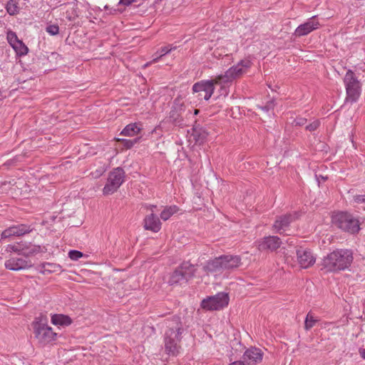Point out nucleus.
Returning <instances> with one entry per match:
<instances>
[{
    "instance_id": "1",
    "label": "nucleus",
    "mask_w": 365,
    "mask_h": 365,
    "mask_svg": "<svg viewBox=\"0 0 365 365\" xmlns=\"http://www.w3.org/2000/svg\"><path fill=\"white\" fill-rule=\"evenodd\" d=\"M165 322L167 327L164 335L165 350L168 354L176 356L180 349V343L184 331L182 323L178 316H173Z\"/></svg>"
},
{
    "instance_id": "2",
    "label": "nucleus",
    "mask_w": 365,
    "mask_h": 365,
    "mask_svg": "<svg viewBox=\"0 0 365 365\" xmlns=\"http://www.w3.org/2000/svg\"><path fill=\"white\" fill-rule=\"evenodd\" d=\"M353 261L352 252L348 250H336L326 256L322 261V269L336 272L348 268Z\"/></svg>"
},
{
    "instance_id": "3",
    "label": "nucleus",
    "mask_w": 365,
    "mask_h": 365,
    "mask_svg": "<svg viewBox=\"0 0 365 365\" xmlns=\"http://www.w3.org/2000/svg\"><path fill=\"white\" fill-rule=\"evenodd\" d=\"M241 257L238 255H221L212 260L207 262L203 270L207 274H221L225 271H230L241 265Z\"/></svg>"
},
{
    "instance_id": "4",
    "label": "nucleus",
    "mask_w": 365,
    "mask_h": 365,
    "mask_svg": "<svg viewBox=\"0 0 365 365\" xmlns=\"http://www.w3.org/2000/svg\"><path fill=\"white\" fill-rule=\"evenodd\" d=\"M331 221L334 226L350 234L358 233L360 230L358 219L346 212H339L334 214Z\"/></svg>"
},
{
    "instance_id": "5",
    "label": "nucleus",
    "mask_w": 365,
    "mask_h": 365,
    "mask_svg": "<svg viewBox=\"0 0 365 365\" xmlns=\"http://www.w3.org/2000/svg\"><path fill=\"white\" fill-rule=\"evenodd\" d=\"M34 334L38 342L43 346L55 341L57 339V333L42 320L33 322Z\"/></svg>"
},
{
    "instance_id": "6",
    "label": "nucleus",
    "mask_w": 365,
    "mask_h": 365,
    "mask_svg": "<svg viewBox=\"0 0 365 365\" xmlns=\"http://www.w3.org/2000/svg\"><path fill=\"white\" fill-rule=\"evenodd\" d=\"M215 76L211 80L200 81L192 86V93L199 101H208L215 91V85H221Z\"/></svg>"
},
{
    "instance_id": "7",
    "label": "nucleus",
    "mask_w": 365,
    "mask_h": 365,
    "mask_svg": "<svg viewBox=\"0 0 365 365\" xmlns=\"http://www.w3.org/2000/svg\"><path fill=\"white\" fill-rule=\"evenodd\" d=\"M344 83L346 91V101L351 103L356 102L361 94V83L353 71L349 70L346 72Z\"/></svg>"
},
{
    "instance_id": "8",
    "label": "nucleus",
    "mask_w": 365,
    "mask_h": 365,
    "mask_svg": "<svg viewBox=\"0 0 365 365\" xmlns=\"http://www.w3.org/2000/svg\"><path fill=\"white\" fill-rule=\"evenodd\" d=\"M250 67V62L249 61L242 60L237 65L230 68L224 74L217 76V82H220L221 85L232 83L234 80L241 77Z\"/></svg>"
},
{
    "instance_id": "9",
    "label": "nucleus",
    "mask_w": 365,
    "mask_h": 365,
    "mask_svg": "<svg viewBox=\"0 0 365 365\" xmlns=\"http://www.w3.org/2000/svg\"><path fill=\"white\" fill-rule=\"evenodd\" d=\"M229 303V296L224 292H220L215 296L209 297L202 301V308L207 310H218L226 307Z\"/></svg>"
},
{
    "instance_id": "10",
    "label": "nucleus",
    "mask_w": 365,
    "mask_h": 365,
    "mask_svg": "<svg viewBox=\"0 0 365 365\" xmlns=\"http://www.w3.org/2000/svg\"><path fill=\"white\" fill-rule=\"evenodd\" d=\"M296 255L297 262L300 267L303 269L312 267L316 262V258L312 252L308 248L303 247H297L296 250Z\"/></svg>"
},
{
    "instance_id": "11",
    "label": "nucleus",
    "mask_w": 365,
    "mask_h": 365,
    "mask_svg": "<svg viewBox=\"0 0 365 365\" xmlns=\"http://www.w3.org/2000/svg\"><path fill=\"white\" fill-rule=\"evenodd\" d=\"M321 26L317 16L309 18L306 22L300 24L295 29L294 35L297 37L307 36L313 31L318 29Z\"/></svg>"
},
{
    "instance_id": "12",
    "label": "nucleus",
    "mask_w": 365,
    "mask_h": 365,
    "mask_svg": "<svg viewBox=\"0 0 365 365\" xmlns=\"http://www.w3.org/2000/svg\"><path fill=\"white\" fill-rule=\"evenodd\" d=\"M299 212H294L277 217L273 225V228L277 232L282 234L292 222L299 218Z\"/></svg>"
},
{
    "instance_id": "13",
    "label": "nucleus",
    "mask_w": 365,
    "mask_h": 365,
    "mask_svg": "<svg viewBox=\"0 0 365 365\" xmlns=\"http://www.w3.org/2000/svg\"><path fill=\"white\" fill-rule=\"evenodd\" d=\"M5 267L12 271H19L26 269L32 267L30 260H27L23 257H12L5 261Z\"/></svg>"
},
{
    "instance_id": "14",
    "label": "nucleus",
    "mask_w": 365,
    "mask_h": 365,
    "mask_svg": "<svg viewBox=\"0 0 365 365\" xmlns=\"http://www.w3.org/2000/svg\"><path fill=\"white\" fill-rule=\"evenodd\" d=\"M263 351L257 347H250L243 354L242 359L247 365H255L262 361Z\"/></svg>"
},
{
    "instance_id": "15",
    "label": "nucleus",
    "mask_w": 365,
    "mask_h": 365,
    "mask_svg": "<svg viewBox=\"0 0 365 365\" xmlns=\"http://www.w3.org/2000/svg\"><path fill=\"white\" fill-rule=\"evenodd\" d=\"M31 231L30 226L20 224L9 227L1 232V239L9 238L12 236H21Z\"/></svg>"
},
{
    "instance_id": "16",
    "label": "nucleus",
    "mask_w": 365,
    "mask_h": 365,
    "mask_svg": "<svg viewBox=\"0 0 365 365\" xmlns=\"http://www.w3.org/2000/svg\"><path fill=\"white\" fill-rule=\"evenodd\" d=\"M282 245V240L277 236H268L258 242V249L261 251H275Z\"/></svg>"
},
{
    "instance_id": "17",
    "label": "nucleus",
    "mask_w": 365,
    "mask_h": 365,
    "mask_svg": "<svg viewBox=\"0 0 365 365\" xmlns=\"http://www.w3.org/2000/svg\"><path fill=\"white\" fill-rule=\"evenodd\" d=\"M144 228L153 232H158L161 229V222L158 217L154 213L145 216L144 220Z\"/></svg>"
},
{
    "instance_id": "18",
    "label": "nucleus",
    "mask_w": 365,
    "mask_h": 365,
    "mask_svg": "<svg viewBox=\"0 0 365 365\" xmlns=\"http://www.w3.org/2000/svg\"><path fill=\"white\" fill-rule=\"evenodd\" d=\"M124 170L117 168L110 173L108 180L119 188L124 181Z\"/></svg>"
},
{
    "instance_id": "19",
    "label": "nucleus",
    "mask_w": 365,
    "mask_h": 365,
    "mask_svg": "<svg viewBox=\"0 0 365 365\" xmlns=\"http://www.w3.org/2000/svg\"><path fill=\"white\" fill-rule=\"evenodd\" d=\"M41 246L33 245L30 242H21V254L29 257L34 255L41 252Z\"/></svg>"
},
{
    "instance_id": "20",
    "label": "nucleus",
    "mask_w": 365,
    "mask_h": 365,
    "mask_svg": "<svg viewBox=\"0 0 365 365\" xmlns=\"http://www.w3.org/2000/svg\"><path fill=\"white\" fill-rule=\"evenodd\" d=\"M187 280L192 279L197 271V266L191 264L190 262H183L179 267Z\"/></svg>"
},
{
    "instance_id": "21",
    "label": "nucleus",
    "mask_w": 365,
    "mask_h": 365,
    "mask_svg": "<svg viewBox=\"0 0 365 365\" xmlns=\"http://www.w3.org/2000/svg\"><path fill=\"white\" fill-rule=\"evenodd\" d=\"M141 130L142 125L140 123H133L127 125L121 131L120 135L132 137L138 134Z\"/></svg>"
},
{
    "instance_id": "22",
    "label": "nucleus",
    "mask_w": 365,
    "mask_h": 365,
    "mask_svg": "<svg viewBox=\"0 0 365 365\" xmlns=\"http://www.w3.org/2000/svg\"><path fill=\"white\" fill-rule=\"evenodd\" d=\"M188 280L185 277L183 273L181 272L179 267L176 268V269L172 273L169 279V284L170 285L174 284H182L183 283H186Z\"/></svg>"
},
{
    "instance_id": "23",
    "label": "nucleus",
    "mask_w": 365,
    "mask_h": 365,
    "mask_svg": "<svg viewBox=\"0 0 365 365\" xmlns=\"http://www.w3.org/2000/svg\"><path fill=\"white\" fill-rule=\"evenodd\" d=\"M51 322L56 325L68 326L72 323V319L67 315L53 314L51 317Z\"/></svg>"
},
{
    "instance_id": "24",
    "label": "nucleus",
    "mask_w": 365,
    "mask_h": 365,
    "mask_svg": "<svg viewBox=\"0 0 365 365\" xmlns=\"http://www.w3.org/2000/svg\"><path fill=\"white\" fill-rule=\"evenodd\" d=\"M176 47H171L170 46L162 47L159 51H158L155 53V58L150 61V63H148L145 64L147 66L148 65L152 63H156L158 61L160 58H161L165 55L169 53L172 50L175 49Z\"/></svg>"
},
{
    "instance_id": "25",
    "label": "nucleus",
    "mask_w": 365,
    "mask_h": 365,
    "mask_svg": "<svg viewBox=\"0 0 365 365\" xmlns=\"http://www.w3.org/2000/svg\"><path fill=\"white\" fill-rule=\"evenodd\" d=\"M41 268L42 269L41 272L44 274L47 273L59 272L61 269V267L59 264L49 262L42 264Z\"/></svg>"
},
{
    "instance_id": "26",
    "label": "nucleus",
    "mask_w": 365,
    "mask_h": 365,
    "mask_svg": "<svg viewBox=\"0 0 365 365\" xmlns=\"http://www.w3.org/2000/svg\"><path fill=\"white\" fill-rule=\"evenodd\" d=\"M178 211V207L175 205L165 207L164 210L160 213V218L166 221L168 220L173 215L176 213Z\"/></svg>"
},
{
    "instance_id": "27",
    "label": "nucleus",
    "mask_w": 365,
    "mask_h": 365,
    "mask_svg": "<svg viewBox=\"0 0 365 365\" xmlns=\"http://www.w3.org/2000/svg\"><path fill=\"white\" fill-rule=\"evenodd\" d=\"M319 322V319H317L314 314L311 312H309L307 314L304 321V329L306 330L311 329L313 327L316 325V324Z\"/></svg>"
},
{
    "instance_id": "28",
    "label": "nucleus",
    "mask_w": 365,
    "mask_h": 365,
    "mask_svg": "<svg viewBox=\"0 0 365 365\" xmlns=\"http://www.w3.org/2000/svg\"><path fill=\"white\" fill-rule=\"evenodd\" d=\"M12 48L16 51V55L19 56H25L29 52L28 47L21 40L16 45L12 46Z\"/></svg>"
},
{
    "instance_id": "29",
    "label": "nucleus",
    "mask_w": 365,
    "mask_h": 365,
    "mask_svg": "<svg viewBox=\"0 0 365 365\" xmlns=\"http://www.w3.org/2000/svg\"><path fill=\"white\" fill-rule=\"evenodd\" d=\"M6 9L11 16L17 14L19 11V7L16 0H9L6 4Z\"/></svg>"
},
{
    "instance_id": "30",
    "label": "nucleus",
    "mask_w": 365,
    "mask_h": 365,
    "mask_svg": "<svg viewBox=\"0 0 365 365\" xmlns=\"http://www.w3.org/2000/svg\"><path fill=\"white\" fill-rule=\"evenodd\" d=\"M118 189V187L117 186L114 185L108 180L107 183L103 187V192L104 195H111L113 192H115Z\"/></svg>"
},
{
    "instance_id": "31",
    "label": "nucleus",
    "mask_w": 365,
    "mask_h": 365,
    "mask_svg": "<svg viewBox=\"0 0 365 365\" xmlns=\"http://www.w3.org/2000/svg\"><path fill=\"white\" fill-rule=\"evenodd\" d=\"M6 38L11 47L16 45L20 41L16 33L11 31L7 32Z\"/></svg>"
},
{
    "instance_id": "32",
    "label": "nucleus",
    "mask_w": 365,
    "mask_h": 365,
    "mask_svg": "<svg viewBox=\"0 0 365 365\" xmlns=\"http://www.w3.org/2000/svg\"><path fill=\"white\" fill-rule=\"evenodd\" d=\"M21 242L17 245H8L6 251L8 252H17L21 254Z\"/></svg>"
},
{
    "instance_id": "33",
    "label": "nucleus",
    "mask_w": 365,
    "mask_h": 365,
    "mask_svg": "<svg viewBox=\"0 0 365 365\" xmlns=\"http://www.w3.org/2000/svg\"><path fill=\"white\" fill-rule=\"evenodd\" d=\"M83 255V253L78 250H71L68 252V257L72 260H78V259L82 257Z\"/></svg>"
},
{
    "instance_id": "34",
    "label": "nucleus",
    "mask_w": 365,
    "mask_h": 365,
    "mask_svg": "<svg viewBox=\"0 0 365 365\" xmlns=\"http://www.w3.org/2000/svg\"><path fill=\"white\" fill-rule=\"evenodd\" d=\"M46 30L51 35H56L59 32V27L56 24H52L48 26Z\"/></svg>"
},
{
    "instance_id": "35",
    "label": "nucleus",
    "mask_w": 365,
    "mask_h": 365,
    "mask_svg": "<svg viewBox=\"0 0 365 365\" xmlns=\"http://www.w3.org/2000/svg\"><path fill=\"white\" fill-rule=\"evenodd\" d=\"M118 141H121L123 143V145L126 148H130L133 146V145L138 142V140L137 139H135L133 140H127V139H118Z\"/></svg>"
},
{
    "instance_id": "36",
    "label": "nucleus",
    "mask_w": 365,
    "mask_h": 365,
    "mask_svg": "<svg viewBox=\"0 0 365 365\" xmlns=\"http://www.w3.org/2000/svg\"><path fill=\"white\" fill-rule=\"evenodd\" d=\"M194 135L195 137H197L196 141L202 143L203 140L207 138V133L205 131H202V133L197 134V131L195 130Z\"/></svg>"
},
{
    "instance_id": "37",
    "label": "nucleus",
    "mask_w": 365,
    "mask_h": 365,
    "mask_svg": "<svg viewBox=\"0 0 365 365\" xmlns=\"http://www.w3.org/2000/svg\"><path fill=\"white\" fill-rule=\"evenodd\" d=\"M319 126V121L315 120L312 122V123L307 125L306 129L309 131H314L318 128Z\"/></svg>"
},
{
    "instance_id": "38",
    "label": "nucleus",
    "mask_w": 365,
    "mask_h": 365,
    "mask_svg": "<svg viewBox=\"0 0 365 365\" xmlns=\"http://www.w3.org/2000/svg\"><path fill=\"white\" fill-rule=\"evenodd\" d=\"M258 108L263 111L269 112L270 110L274 108V103L272 101H269L265 106H258Z\"/></svg>"
},
{
    "instance_id": "39",
    "label": "nucleus",
    "mask_w": 365,
    "mask_h": 365,
    "mask_svg": "<svg viewBox=\"0 0 365 365\" xmlns=\"http://www.w3.org/2000/svg\"><path fill=\"white\" fill-rule=\"evenodd\" d=\"M106 171V169L103 167L100 168L99 169L96 170L95 172H92L91 175L93 178H97L101 176Z\"/></svg>"
},
{
    "instance_id": "40",
    "label": "nucleus",
    "mask_w": 365,
    "mask_h": 365,
    "mask_svg": "<svg viewBox=\"0 0 365 365\" xmlns=\"http://www.w3.org/2000/svg\"><path fill=\"white\" fill-rule=\"evenodd\" d=\"M354 200L356 203H365V195H357L354 197Z\"/></svg>"
},
{
    "instance_id": "41",
    "label": "nucleus",
    "mask_w": 365,
    "mask_h": 365,
    "mask_svg": "<svg viewBox=\"0 0 365 365\" xmlns=\"http://www.w3.org/2000/svg\"><path fill=\"white\" fill-rule=\"evenodd\" d=\"M306 122H307V119L304 118H297L294 120L295 125H299V126L304 125L306 123Z\"/></svg>"
},
{
    "instance_id": "42",
    "label": "nucleus",
    "mask_w": 365,
    "mask_h": 365,
    "mask_svg": "<svg viewBox=\"0 0 365 365\" xmlns=\"http://www.w3.org/2000/svg\"><path fill=\"white\" fill-rule=\"evenodd\" d=\"M135 0H120L119 4H123L125 6H129L133 2H134Z\"/></svg>"
},
{
    "instance_id": "43",
    "label": "nucleus",
    "mask_w": 365,
    "mask_h": 365,
    "mask_svg": "<svg viewBox=\"0 0 365 365\" xmlns=\"http://www.w3.org/2000/svg\"><path fill=\"white\" fill-rule=\"evenodd\" d=\"M359 353L361 357L365 359V346H363L362 347L359 348Z\"/></svg>"
},
{
    "instance_id": "44",
    "label": "nucleus",
    "mask_w": 365,
    "mask_h": 365,
    "mask_svg": "<svg viewBox=\"0 0 365 365\" xmlns=\"http://www.w3.org/2000/svg\"><path fill=\"white\" fill-rule=\"evenodd\" d=\"M146 207H147L148 210H150V211H151V213H153L155 211L154 210L157 207V206L154 205H147Z\"/></svg>"
},
{
    "instance_id": "45",
    "label": "nucleus",
    "mask_w": 365,
    "mask_h": 365,
    "mask_svg": "<svg viewBox=\"0 0 365 365\" xmlns=\"http://www.w3.org/2000/svg\"><path fill=\"white\" fill-rule=\"evenodd\" d=\"M245 362L241 361H237L231 363L230 365H245Z\"/></svg>"
},
{
    "instance_id": "46",
    "label": "nucleus",
    "mask_w": 365,
    "mask_h": 365,
    "mask_svg": "<svg viewBox=\"0 0 365 365\" xmlns=\"http://www.w3.org/2000/svg\"><path fill=\"white\" fill-rule=\"evenodd\" d=\"M197 113H198V110H195V114H197Z\"/></svg>"
}]
</instances>
